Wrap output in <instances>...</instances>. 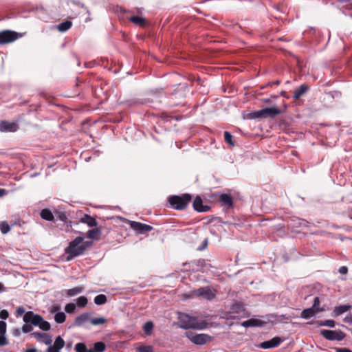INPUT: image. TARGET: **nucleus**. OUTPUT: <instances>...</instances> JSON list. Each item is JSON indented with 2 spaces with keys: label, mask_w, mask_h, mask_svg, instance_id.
<instances>
[{
  "label": "nucleus",
  "mask_w": 352,
  "mask_h": 352,
  "mask_svg": "<svg viewBox=\"0 0 352 352\" xmlns=\"http://www.w3.org/2000/svg\"><path fill=\"white\" fill-rule=\"evenodd\" d=\"M191 199L192 196L188 193L182 195H172L168 197V202L173 209L183 210L186 209Z\"/></svg>",
  "instance_id": "1"
},
{
  "label": "nucleus",
  "mask_w": 352,
  "mask_h": 352,
  "mask_svg": "<svg viewBox=\"0 0 352 352\" xmlns=\"http://www.w3.org/2000/svg\"><path fill=\"white\" fill-rule=\"evenodd\" d=\"M178 318L181 322L178 324L180 329L188 330L192 329H202L204 326H199L198 322L195 318L190 317L186 314L179 313Z\"/></svg>",
  "instance_id": "2"
},
{
  "label": "nucleus",
  "mask_w": 352,
  "mask_h": 352,
  "mask_svg": "<svg viewBox=\"0 0 352 352\" xmlns=\"http://www.w3.org/2000/svg\"><path fill=\"white\" fill-rule=\"evenodd\" d=\"M82 242V237L77 236L75 239L69 243L68 247H67L65 250V254H67V261H70L74 258L83 254L80 253V250H78L80 248Z\"/></svg>",
  "instance_id": "3"
},
{
  "label": "nucleus",
  "mask_w": 352,
  "mask_h": 352,
  "mask_svg": "<svg viewBox=\"0 0 352 352\" xmlns=\"http://www.w3.org/2000/svg\"><path fill=\"white\" fill-rule=\"evenodd\" d=\"M186 336L194 344L203 345L211 340V336L206 333H195L192 331L186 332Z\"/></svg>",
  "instance_id": "4"
},
{
  "label": "nucleus",
  "mask_w": 352,
  "mask_h": 352,
  "mask_svg": "<svg viewBox=\"0 0 352 352\" xmlns=\"http://www.w3.org/2000/svg\"><path fill=\"white\" fill-rule=\"evenodd\" d=\"M320 335L325 339L331 341H342L346 337V333L341 330L322 329L320 331Z\"/></svg>",
  "instance_id": "5"
},
{
  "label": "nucleus",
  "mask_w": 352,
  "mask_h": 352,
  "mask_svg": "<svg viewBox=\"0 0 352 352\" xmlns=\"http://www.w3.org/2000/svg\"><path fill=\"white\" fill-rule=\"evenodd\" d=\"M21 35L12 30H6L0 32V45H5L17 40Z\"/></svg>",
  "instance_id": "6"
},
{
  "label": "nucleus",
  "mask_w": 352,
  "mask_h": 352,
  "mask_svg": "<svg viewBox=\"0 0 352 352\" xmlns=\"http://www.w3.org/2000/svg\"><path fill=\"white\" fill-rule=\"evenodd\" d=\"M23 320L26 324L38 327L40 322L43 321V317L39 314H34L32 311H28L23 316Z\"/></svg>",
  "instance_id": "7"
},
{
  "label": "nucleus",
  "mask_w": 352,
  "mask_h": 352,
  "mask_svg": "<svg viewBox=\"0 0 352 352\" xmlns=\"http://www.w3.org/2000/svg\"><path fill=\"white\" fill-rule=\"evenodd\" d=\"M207 263V261L205 259H197L194 260L190 263H183V265L184 267L188 266V268H186L185 270H182V271H188V270H192V271H201L203 270L204 267H206Z\"/></svg>",
  "instance_id": "8"
},
{
  "label": "nucleus",
  "mask_w": 352,
  "mask_h": 352,
  "mask_svg": "<svg viewBox=\"0 0 352 352\" xmlns=\"http://www.w3.org/2000/svg\"><path fill=\"white\" fill-rule=\"evenodd\" d=\"M130 227L134 230L138 234H145L153 230V227L150 225L144 224L134 221H129Z\"/></svg>",
  "instance_id": "9"
},
{
  "label": "nucleus",
  "mask_w": 352,
  "mask_h": 352,
  "mask_svg": "<svg viewBox=\"0 0 352 352\" xmlns=\"http://www.w3.org/2000/svg\"><path fill=\"white\" fill-rule=\"evenodd\" d=\"M230 313L236 314L233 317L236 318H243L245 316V305L241 302H235L230 307Z\"/></svg>",
  "instance_id": "10"
},
{
  "label": "nucleus",
  "mask_w": 352,
  "mask_h": 352,
  "mask_svg": "<svg viewBox=\"0 0 352 352\" xmlns=\"http://www.w3.org/2000/svg\"><path fill=\"white\" fill-rule=\"evenodd\" d=\"M282 342L283 340L280 337L276 336L272 338L271 340H266L260 343L258 347L263 349L275 348L278 346Z\"/></svg>",
  "instance_id": "11"
},
{
  "label": "nucleus",
  "mask_w": 352,
  "mask_h": 352,
  "mask_svg": "<svg viewBox=\"0 0 352 352\" xmlns=\"http://www.w3.org/2000/svg\"><path fill=\"white\" fill-rule=\"evenodd\" d=\"M19 129L18 124L15 122L1 121L0 123V131L1 132H15Z\"/></svg>",
  "instance_id": "12"
},
{
  "label": "nucleus",
  "mask_w": 352,
  "mask_h": 352,
  "mask_svg": "<svg viewBox=\"0 0 352 352\" xmlns=\"http://www.w3.org/2000/svg\"><path fill=\"white\" fill-rule=\"evenodd\" d=\"M195 294L199 296H202L207 300H212L215 297L214 294L212 292L209 287H200L195 289L194 292Z\"/></svg>",
  "instance_id": "13"
},
{
  "label": "nucleus",
  "mask_w": 352,
  "mask_h": 352,
  "mask_svg": "<svg viewBox=\"0 0 352 352\" xmlns=\"http://www.w3.org/2000/svg\"><path fill=\"white\" fill-rule=\"evenodd\" d=\"M192 206L194 210L199 212H207L210 209L209 206L203 204V201L199 195L194 199Z\"/></svg>",
  "instance_id": "14"
},
{
  "label": "nucleus",
  "mask_w": 352,
  "mask_h": 352,
  "mask_svg": "<svg viewBox=\"0 0 352 352\" xmlns=\"http://www.w3.org/2000/svg\"><path fill=\"white\" fill-rule=\"evenodd\" d=\"M31 335L33 336L38 342H43L46 345L51 344L52 342V338L45 333L34 331Z\"/></svg>",
  "instance_id": "15"
},
{
  "label": "nucleus",
  "mask_w": 352,
  "mask_h": 352,
  "mask_svg": "<svg viewBox=\"0 0 352 352\" xmlns=\"http://www.w3.org/2000/svg\"><path fill=\"white\" fill-rule=\"evenodd\" d=\"M265 324V322L257 319L250 318L241 322V325L243 327H263Z\"/></svg>",
  "instance_id": "16"
},
{
  "label": "nucleus",
  "mask_w": 352,
  "mask_h": 352,
  "mask_svg": "<svg viewBox=\"0 0 352 352\" xmlns=\"http://www.w3.org/2000/svg\"><path fill=\"white\" fill-rule=\"evenodd\" d=\"M91 313L89 312H84L79 316H76L74 322V326L76 327H81L82 326L85 322L87 321H90L91 318Z\"/></svg>",
  "instance_id": "17"
},
{
  "label": "nucleus",
  "mask_w": 352,
  "mask_h": 352,
  "mask_svg": "<svg viewBox=\"0 0 352 352\" xmlns=\"http://www.w3.org/2000/svg\"><path fill=\"white\" fill-rule=\"evenodd\" d=\"M221 206L227 209L231 208L233 206V199L230 194L223 193L219 197Z\"/></svg>",
  "instance_id": "18"
},
{
  "label": "nucleus",
  "mask_w": 352,
  "mask_h": 352,
  "mask_svg": "<svg viewBox=\"0 0 352 352\" xmlns=\"http://www.w3.org/2000/svg\"><path fill=\"white\" fill-rule=\"evenodd\" d=\"M324 311V309L315 310L314 309V307H309L302 311L300 314V317L303 319L307 320L316 316L317 314L320 312H323Z\"/></svg>",
  "instance_id": "19"
},
{
  "label": "nucleus",
  "mask_w": 352,
  "mask_h": 352,
  "mask_svg": "<svg viewBox=\"0 0 352 352\" xmlns=\"http://www.w3.org/2000/svg\"><path fill=\"white\" fill-rule=\"evenodd\" d=\"M80 222L86 223L90 228L96 227L98 225L96 219L89 214H84L80 219Z\"/></svg>",
  "instance_id": "20"
},
{
  "label": "nucleus",
  "mask_w": 352,
  "mask_h": 352,
  "mask_svg": "<svg viewBox=\"0 0 352 352\" xmlns=\"http://www.w3.org/2000/svg\"><path fill=\"white\" fill-rule=\"evenodd\" d=\"M83 287H76L69 289H65L63 291V294L68 297L74 296L81 294L83 292Z\"/></svg>",
  "instance_id": "21"
},
{
  "label": "nucleus",
  "mask_w": 352,
  "mask_h": 352,
  "mask_svg": "<svg viewBox=\"0 0 352 352\" xmlns=\"http://www.w3.org/2000/svg\"><path fill=\"white\" fill-rule=\"evenodd\" d=\"M102 231L100 228H94L87 232V237L92 240L98 241L100 239Z\"/></svg>",
  "instance_id": "22"
},
{
  "label": "nucleus",
  "mask_w": 352,
  "mask_h": 352,
  "mask_svg": "<svg viewBox=\"0 0 352 352\" xmlns=\"http://www.w3.org/2000/svg\"><path fill=\"white\" fill-rule=\"evenodd\" d=\"M308 89L309 87L307 85L302 84L300 85L294 90L293 98L296 100L300 98V97L303 95Z\"/></svg>",
  "instance_id": "23"
},
{
  "label": "nucleus",
  "mask_w": 352,
  "mask_h": 352,
  "mask_svg": "<svg viewBox=\"0 0 352 352\" xmlns=\"http://www.w3.org/2000/svg\"><path fill=\"white\" fill-rule=\"evenodd\" d=\"M351 305H341L337 307H335L333 309V314L335 316H339L342 315V314L348 311L350 308Z\"/></svg>",
  "instance_id": "24"
},
{
  "label": "nucleus",
  "mask_w": 352,
  "mask_h": 352,
  "mask_svg": "<svg viewBox=\"0 0 352 352\" xmlns=\"http://www.w3.org/2000/svg\"><path fill=\"white\" fill-rule=\"evenodd\" d=\"M41 217L46 221H52L54 219V215L50 209L44 208L41 211Z\"/></svg>",
  "instance_id": "25"
},
{
  "label": "nucleus",
  "mask_w": 352,
  "mask_h": 352,
  "mask_svg": "<svg viewBox=\"0 0 352 352\" xmlns=\"http://www.w3.org/2000/svg\"><path fill=\"white\" fill-rule=\"evenodd\" d=\"M129 20L140 27H144L146 25L145 19L142 16H140L138 15L130 16Z\"/></svg>",
  "instance_id": "26"
},
{
  "label": "nucleus",
  "mask_w": 352,
  "mask_h": 352,
  "mask_svg": "<svg viewBox=\"0 0 352 352\" xmlns=\"http://www.w3.org/2000/svg\"><path fill=\"white\" fill-rule=\"evenodd\" d=\"M152 93H153V98H152L151 100H153L154 99L157 100V99H162V98H166V95H165V93L163 90V89H155L154 91H152ZM162 100H160V102H162Z\"/></svg>",
  "instance_id": "27"
},
{
  "label": "nucleus",
  "mask_w": 352,
  "mask_h": 352,
  "mask_svg": "<svg viewBox=\"0 0 352 352\" xmlns=\"http://www.w3.org/2000/svg\"><path fill=\"white\" fill-rule=\"evenodd\" d=\"M267 109H262L258 111H253L250 113V118H266L265 111H267Z\"/></svg>",
  "instance_id": "28"
},
{
  "label": "nucleus",
  "mask_w": 352,
  "mask_h": 352,
  "mask_svg": "<svg viewBox=\"0 0 352 352\" xmlns=\"http://www.w3.org/2000/svg\"><path fill=\"white\" fill-rule=\"evenodd\" d=\"M316 323L320 327H328L330 328H333L336 325V322L333 320H318Z\"/></svg>",
  "instance_id": "29"
},
{
  "label": "nucleus",
  "mask_w": 352,
  "mask_h": 352,
  "mask_svg": "<svg viewBox=\"0 0 352 352\" xmlns=\"http://www.w3.org/2000/svg\"><path fill=\"white\" fill-rule=\"evenodd\" d=\"M265 109H267V111H265L266 118H274L280 113V111L274 107H266Z\"/></svg>",
  "instance_id": "30"
},
{
  "label": "nucleus",
  "mask_w": 352,
  "mask_h": 352,
  "mask_svg": "<svg viewBox=\"0 0 352 352\" xmlns=\"http://www.w3.org/2000/svg\"><path fill=\"white\" fill-rule=\"evenodd\" d=\"M72 23L70 21H64L58 25V30L61 32H66L72 27Z\"/></svg>",
  "instance_id": "31"
},
{
  "label": "nucleus",
  "mask_w": 352,
  "mask_h": 352,
  "mask_svg": "<svg viewBox=\"0 0 352 352\" xmlns=\"http://www.w3.org/2000/svg\"><path fill=\"white\" fill-rule=\"evenodd\" d=\"M154 327L153 322L152 321H147L143 325V330L146 335L150 336L153 331Z\"/></svg>",
  "instance_id": "32"
},
{
  "label": "nucleus",
  "mask_w": 352,
  "mask_h": 352,
  "mask_svg": "<svg viewBox=\"0 0 352 352\" xmlns=\"http://www.w3.org/2000/svg\"><path fill=\"white\" fill-rule=\"evenodd\" d=\"M107 300V298L104 294H98L94 299V303L97 305H104Z\"/></svg>",
  "instance_id": "33"
},
{
  "label": "nucleus",
  "mask_w": 352,
  "mask_h": 352,
  "mask_svg": "<svg viewBox=\"0 0 352 352\" xmlns=\"http://www.w3.org/2000/svg\"><path fill=\"white\" fill-rule=\"evenodd\" d=\"M66 315L64 312H57L54 314V320L58 324H62L65 321Z\"/></svg>",
  "instance_id": "34"
},
{
  "label": "nucleus",
  "mask_w": 352,
  "mask_h": 352,
  "mask_svg": "<svg viewBox=\"0 0 352 352\" xmlns=\"http://www.w3.org/2000/svg\"><path fill=\"white\" fill-rule=\"evenodd\" d=\"M53 346L55 347V349H57L58 351H60L61 349H63L65 346V341L61 338V336H58L56 338Z\"/></svg>",
  "instance_id": "35"
},
{
  "label": "nucleus",
  "mask_w": 352,
  "mask_h": 352,
  "mask_svg": "<svg viewBox=\"0 0 352 352\" xmlns=\"http://www.w3.org/2000/svg\"><path fill=\"white\" fill-rule=\"evenodd\" d=\"M106 349V345L103 342H96L94 344L93 350L96 352H103Z\"/></svg>",
  "instance_id": "36"
},
{
  "label": "nucleus",
  "mask_w": 352,
  "mask_h": 352,
  "mask_svg": "<svg viewBox=\"0 0 352 352\" xmlns=\"http://www.w3.org/2000/svg\"><path fill=\"white\" fill-rule=\"evenodd\" d=\"M93 245V241H84L82 238V242L81 243L80 248L78 249L80 253H83L87 248L91 247Z\"/></svg>",
  "instance_id": "37"
},
{
  "label": "nucleus",
  "mask_w": 352,
  "mask_h": 352,
  "mask_svg": "<svg viewBox=\"0 0 352 352\" xmlns=\"http://www.w3.org/2000/svg\"><path fill=\"white\" fill-rule=\"evenodd\" d=\"M55 217L56 220L63 221V223L67 222V217L65 212L63 211H56Z\"/></svg>",
  "instance_id": "38"
},
{
  "label": "nucleus",
  "mask_w": 352,
  "mask_h": 352,
  "mask_svg": "<svg viewBox=\"0 0 352 352\" xmlns=\"http://www.w3.org/2000/svg\"><path fill=\"white\" fill-rule=\"evenodd\" d=\"M88 302L87 298L85 296H80L76 299V307H78L80 308L85 307Z\"/></svg>",
  "instance_id": "39"
},
{
  "label": "nucleus",
  "mask_w": 352,
  "mask_h": 352,
  "mask_svg": "<svg viewBox=\"0 0 352 352\" xmlns=\"http://www.w3.org/2000/svg\"><path fill=\"white\" fill-rule=\"evenodd\" d=\"M107 322V319L104 317H99L96 318H92L90 320V322L93 325H100Z\"/></svg>",
  "instance_id": "40"
},
{
  "label": "nucleus",
  "mask_w": 352,
  "mask_h": 352,
  "mask_svg": "<svg viewBox=\"0 0 352 352\" xmlns=\"http://www.w3.org/2000/svg\"><path fill=\"white\" fill-rule=\"evenodd\" d=\"M38 327L44 331H47L50 330L51 325L49 322L44 320L43 318V321L40 322Z\"/></svg>",
  "instance_id": "41"
},
{
  "label": "nucleus",
  "mask_w": 352,
  "mask_h": 352,
  "mask_svg": "<svg viewBox=\"0 0 352 352\" xmlns=\"http://www.w3.org/2000/svg\"><path fill=\"white\" fill-rule=\"evenodd\" d=\"M88 350L84 342H78L75 345L76 352H87Z\"/></svg>",
  "instance_id": "42"
},
{
  "label": "nucleus",
  "mask_w": 352,
  "mask_h": 352,
  "mask_svg": "<svg viewBox=\"0 0 352 352\" xmlns=\"http://www.w3.org/2000/svg\"><path fill=\"white\" fill-rule=\"evenodd\" d=\"M10 230V227L8 223L6 221L0 223V230L2 234H7Z\"/></svg>",
  "instance_id": "43"
},
{
  "label": "nucleus",
  "mask_w": 352,
  "mask_h": 352,
  "mask_svg": "<svg viewBox=\"0 0 352 352\" xmlns=\"http://www.w3.org/2000/svg\"><path fill=\"white\" fill-rule=\"evenodd\" d=\"M138 352H153V349L151 345H141L137 348Z\"/></svg>",
  "instance_id": "44"
},
{
  "label": "nucleus",
  "mask_w": 352,
  "mask_h": 352,
  "mask_svg": "<svg viewBox=\"0 0 352 352\" xmlns=\"http://www.w3.org/2000/svg\"><path fill=\"white\" fill-rule=\"evenodd\" d=\"M76 309V305L74 303H68L65 307V310L68 314H73Z\"/></svg>",
  "instance_id": "45"
},
{
  "label": "nucleus",
  "mask_w": 352,
  "mask_h": 352,
  "mask_svg": "<svg viewBox=\"0 0 352 352\" xmlns=\"http://www.w3.org/2000/svg\"><path fill=\"white\" fill-rule=\"evenodd\" d=\"M224 141L226 143H228L232 146H234V142H232V135L228 131L224 132Z\"/></svg>",
  "instance_id": "46"
},
{
  "label": "nucleus",
  "mask_w": 352,
  "mask_h": 352,
  "mask_svg": "<svg viewBox=\"0 0 352 352\" xmlns=\"http://www.w3.org/2000/svg\"><path fill=\"white\" fill-rule=\"evenodd\" d=\"M320 300L319 297L316 296L314 298V302L311 307H314V309L318 310V309H324V308H322L320 307Z\"/></svg>",
  "instance_id": "47"
},
{
  "label": "nucleus",
  "mask_w": 352,
  "mask_h": 352,
  "mask_svg": "<svg viewBox=\"0 0 352 352\" xmlns=\"http://www.w3.org/2000/svg\"><path fill=\"white\" fill-rule=\"evenodd\" d=\"M6 322L1 320L0 321V334H6Z\"/></svg>",
  "instance_id": "48"
},
{
  "label": "nucleus",
  "mask_w": 352,
  "mask_h": 352,
  "mask_svg": "<svg viewBox=\"0 0 352 352\" xmlns=\"http://www.w3.org/2000/svg\"><path fill=\"white\" fill-rule=\"evenodd\" d=\"M60 305H58V304H56V305H53L51 308H50V312L51 314H56L57 312H60Z\"/></svg>",
  "instance_id": "49"
},
{
  "label": "nucleus",
  "mask_w": 352,
  "mask_h": 352,
  "mask_svg": "<svg viewBox=\"0 0 352 352\" xmlns=\"http://www.w3.org/2000/svg\"><path fill=\"white\" fill-rule=\"evenodd\" d=\"M8 344L6 334H0V346H5Z\"/></svg>",
  "instance_id": "50"
},
{
  "label": "nucleus",
  "mask_w": 352,
  "mask_h": 352,
  "mask_svg": "<svg viewBox=\"0 0 352 352\" xmlns=\"http://www.w3.org/2000/svg\"><path fill=\"white\" fill-rule=\"evenodd\" d=\"M32 330V327L30 324H25L22 328H21V331L23 332V333H28V332H30Z\"/></svg>",
  "instance_id": "51"
},
{
  "label": "nucleus",
  "mask_w": 352,
  "mask_h": 352,
  "mask_svg": "<svg viewBox=\"0 0 352 352\" xmlns=\"http://www.w3.org/2000/svg\"><path fill=\"white\" fill-rule=\"evenodd\" d=\"M9 317V312L6 309H3L0 311V318L2 320H6Z\"/></svg>",
  "instance_id": "52"
},
{
  "label": "nucleus",
  "mask_w": 352,
  "mask_h": 352,
  "mask_svg": "<svg viewBox=\"0 0 352 352\" xmlns=\"http://www.w3.org/2000/svg\"><path fill=\"white\" fill-rule=\"evenodd\" d=\"M26 312L27 311H25V309L23 307H19L16 309L17 316H21L22 315L24 316Z\"/></svg>",
  "instance_id": "53"
},
{
  "label": "nucleus",
  "mask_w": 352,
  "mask_h": 352,
  "mask_svg": "<svg viewBox=\"0 0 352 352\" xmlns=\"http://www.w3.org/2000/svg\"><path fill=\"white\" fill-rule=\"evenodd\" d=\"M208 239H204V241L202 242V244L200 246H199L197 248V250L198 251L204 250L208 246Z\"/></svg>",
  "instance_id": "54"
},
{
  "label": "nucleus",
  "mask_w": 352,
  "mask_h": 352,
  "mask_svg": "<svg viewBox=\"0 0 352 352\" xmlns=\"http://www.w3.org/2000/svg\"><path fill=\"white\" fill-rule=\"evenodd\" d=\"M343 321L345 323H348V324H352V314H350L346 315L344 318Z\"/></svg>",
  "instance_id": "55"
},
{
  "label": "nucleus",
  "mask_w": 352,
  "mask_h": 352,
  "mask_svg": "<svg viewBox=\"0 0 352 352\" xmlns=\"http://www.w3.org/2000/svg\"><path fill=\"white\" fill-rule=\"evenodd\" d=\"M335 351L336 352H352V351L348 348H340V347H335Z\"/></svg>",
  "instance_id": "56"
},
{
  "label": "nucleus",
  "mask_w": 352,
  "mask_h": 352,
  "mask_svg": "<svg viewBox=\"0 0 352 352\" xmlns=\"http://www.w3.org/2000/svg\"><path fill=\"white\" fill-rule=\"evenodd\" d=\"M140 103L143 104L148 105V106L152 107L153 108H157L158 107L157 104H155V105L151 104H150V99H145L144 101L140 102Z\"/></svg>",
  "instance_id": "57"
},
{
  "label": "nucleus",
  "mask_w": 352,
  "mask_h": 352,
  "mask_svg": "<svg viewBox=\"0 0 352 352\" xmlns=\"http://www.w3.org/2000/svg\"><path fill=\"white\" fill-rule=\"evenodd\" d=\"M339 272L341 274H343V275H345L347 274L348 272V268L346 266H342L340 267L339 269Z\"/></svg>",
  "instance_id": "58"
},
{
  "label": "nucleus",
  "mask_w": 352,
  "mask_h": 352,
  "mask_svg": "<svg viewBox=\"0 0 352 352\" xmlns=\"http://www.w3.org/2000/svg\"><path fill=\"white\" fill-rule=\"evenodd\" d=\"M217 220L218 221V222L219 223H222L223 224H226V225H230V224H232V223L230 221H223L221 217H217Z\"/></svg>",
  "instance_id": "59"
},
{
  "label": "nucleus",
  "mask_w": 352,
  "mask_h": 352,
  "mask_svg": "<svg viewBox=\"0 0 352 352\" xmlns=\"http://www.w3.org/2000/svg\"><path fill=\"white\" fill-rule=\"evenodd\" d=\"M47 352H60L57 349H55V347L53 345H50L47 349Z\"/></svg>",
  "instance_id": "60"
},
{
  "label": "nucleus",
  "mask_w": 352,
  "mask_h": 352,
  "mask_svg": "<svg viewBox=\"0 0 352 352\" xmlns=\"http://www.w3.org/2000/svg\"><path fill=\"white\" fill-rule=\"evenodd\" d=\"M7 190L4 188H0V197H2L5 195H6Z\"/></svg>",
  "instance_id": "61"
},
{
  "label": "nucleus",
  "mask_w": 352,
  "mask_h": 352,
  "mask_svg": "<svg viewBox=\"0 0 352 352\" xmlns=\"http://www.w3.org/2000/svg\"><path fill=\"white\" fill-rule=\"evenodd\" d=\"M5 289H6V288H5L4 285L1 283H0V293L4 292Z\"/></svg>",
  "instance_id": "62"
},
{
  "label": "nucleus",
  "mask_w": 352,
  "mask_h": 352,
  "mask_svg": "<svg viewBox=\"0 0 352 352\" xmlns=\"http://www.w3.org/2000/svg\"><path fill=\"white\" fill-rule=\"evenodd\" d=\"M13 334H14V336H19V334H20V331H19V329H14V332H13Z\"/></svg>",
  "instance_id": "63"
},
{
  "label": "nucleus",
  "mask_w": 352,
  "mask_h": 352,
  "mask_svg": "<svg viewBox=\"0 0 352 352\" xmlns=\"http://www.w3.org/2000/svg\"><path fill=\"white\" fill-rule=\"evenodd\" d=\"M25 352H36V349L35 348L28 349Z\"/></svg>",
  "instance_id": "64"
}]
</instances>
